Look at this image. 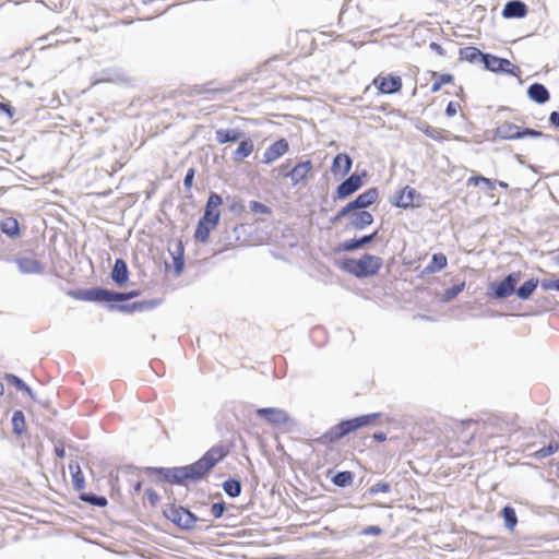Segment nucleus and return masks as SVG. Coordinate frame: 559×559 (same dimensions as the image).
<instances>
[{"label":"nucleus","instance_id":"1","mask_svg":"<svg viewBox=\"0 0 559 559\" xmlns=\"http://www.w3.org/2000/svg\"><path fill=\"white\" fill-rule=\"evenodd\" d=\"M379 417L380 414H368L352 419L342 420L337 425L333 426L324 435H322L318 441L322 444H331L337 442L348 433L354 432L359 428L372 425Z\"/></svg>","mask_w":559,"mask_h":559},{"label":"nucleus","instance_id":"2","mask_svg":"<svg viewBox=\"0 0 559 559\" xmlns=\"http://www.w3.org/2000/svg\"><path fill=\"white\" fill-rule=\"evenodd\" d=\"M382 265L383 260L380 257L368 253L359 259H346L341 263L344 271L359 278L374 276Z\"/></svg>","mask_w":559,"mask_h":559},{"label":"nucleus","instance_id":"3","mask_svg":"<svg viewBox=\"0 0 559 559\" xmlns=\"http://www.w3.org/2000/svg\"><path fill=\"white\" fill-rule=\"evenodd\" d=\"M69 295L78 300L83 301H123L139 296L138 290L129 293H114L104 288H91L84 290H72Z\"/></svg>","mask_w":559,"mask_h":559},{"label":"nucleus","instance_id":"4","mask_svg":"<svg viewBox=\"0 0 559 559\" xmlns=\"http://www.w3.org/2000/svg\"><path fill=\"white\" fill-rule=\"evenodd\" d=\"M278 169L283 177L290 179L293 186L305 185L313 176V164L310 159L297 163L292 169L285 163Z\"/></svg>","mask_w":559,"mask_h":559},{"label":"nucleus","instance_id":"5","mask_svg":"<svg viewBox=\"0 0 559 559\" xmlns=\"http://www.w3.org/2000/svg\"><path fill=\"white\" fill-rule=\"evenodd\" d=\"M228 453L229 449L225 445H215L207 450L200 460L193 463L200 478L204 477Z\"/></svg>","mask_w":559,"mask_h":559},{"label":"nucleus","instance_id":"6","mask_svg":"<svg viewBox=\"0 0 559 559\" xmlns=\"http://www.w3.org/2000/svg\"><path fill=\"white\" fill-rule=\"evenodd\" d=\"M521 278V272L510 273L501 282H493L489 285L488 296L490 298H508L515 292V286Z\"/></svg>","mask_w":559,"mask_h":559},{"label":"nucleus","instance_id":"7","mask_svg":"<svg viewBox=\"0 0 559 559\" xmlns=\"http://www.w3.org/2000/svg\"><path fill=\"white\" fill-rule=\"evenodd\" d=\"M378 199V191L376 188H371L364 193H360L354 201L347 203L338 213L333 217V222H337L343 217L347 216L355 210H361L373 204Z\"/></svg>","mask_w":559,"mask_h":559},{"label":"nucleus","instance_id":"8","mask_svg":"<svg viewBox=\"0 0 559 559\" xmlns=\"http://www.w3.org/2000/svg\"><path fill=\"white\" fill-rule=\"evenodd\" d=\"M497 133L502 139H506V140H518V139H523L526 136H531V138L544 136V133L542 131L531 129V128H520L519 126L511 123V122L501 123L497 129Z\"/></svg>","mask_w":559,"mask_h":559},{"label":"nucleus","instance_id":"9","mask_svg":"<svg viewBox=\"0 0 559 559\" xmlns=\"http://www.w3.org/2000/svg\"><path fill=\"white\" fill-rule=\"evenodd\" d=\"M372 85L380 94H396L402 91L403 80L392 73H380L372 80Z\"/></svg>","mask_w":559,"mask_h":559},{"label":"nucleus","instance_id":"10","mask_svg":"<svg viewBox=\"0 0 559 559\" xmlns=\"http://www.w3.org/2000/svg\"><path fill=\"white\" fill-rule=\"evenodd\" d=\"M165 478L169 483L178 485H188L201 479L194 464L170 468L165 474Z\"/></svg>","mask_w":559,"mask_h":559},{"label":"nucleus","instance_id":"11","mask_svg":"<svg viewBox=\"0 0 559 559\" xmlns=\"http://www.w3.org/2000/svg\"><path fill=\"white\" fill-rule=\"evenodd\" d=\"M421 203V194L411 186H405L399 190L392 199V204L402 209L419 207Z\"/></svg>","mask_w":559,"mask_h":559},{"label":"nucleus","instance_id":"12","mask_svg":"<svg viewBox=\"0 0 559 559\" xmlns=\"http://www.w3.org/2000/svg\"><path fill=\"white\" fill-rule=\"evenodd\" d=\"M483 62L486 69L492 72H504L514 76L520 75L521 70L518 66L513 64L510 60L503 59L492 55L483 56Z\"/></svg>","mask_w":559,"mask_h":559},{"label":"nucleus","instance_id":"13","mask_svg":"<svg viewBox=\"0 0 559 559\" xmlns=\"http://www.w3.org/2000/svg\"><path fill=\"white\" fill-rule=\"evenodd\" d=\"M362 178L357 174L350 175L335 190L334 199H346L358 191L362 186Z\"/></svg>","mask_w":559,"mask_h":559},{"label":"nucleus","instance_id":"14","mask_svg":"<svg viewBox=\"0 0 559 559\" xmlns=\"http://www.w3.org/2000/svg\"><path fill=\"white\" fill-rule=\"evenodd\" d=\"M289 151V144L287 140L280 139L272 143L263 154V163L272 164L277 160L280 157L285 155Z\"/></svg>","mask_w":559,"mask_h":559},{"label":"nucleus","instance_id":"15","mask_svg":"<svg viewBox=\"0 0 559 559\" xmlns=\"http://www.w3.org/2000/svg\"><path fill=\"white\" fill-rule=\"evenodd\" d=\"M257 414L273 425H285L288 421V415L280 408H259Z\"/></svg>","mask_w":559,"mask_h":559},{"label":"nucleus","instance_id":"16","mask_svg":"<svg viewBox=\"0 0 559 559\" xmlns=\"http://www.w3.org/2000/svg\"><path fill=\"white\" fill-rule=\"evenodd\" d=\"M353 160L346 153H338L332 163L331 171L334 176L344 177L352 169Z\"/></svg>","mask_w":559,"mask_h":559},{"label":"nucleus","instance_id":"17","mask_svg":"<svg viewBox=\"0 0 559 559\" xmlns=\"http://www.w3.org/2000/svg\"><path fill=\"white\" fill-rule=\"evenodd\" d=\"M527 14V7L520 0L509 1L502 11V15L506 19L524 17Z\"/></svg>","mask_w":559,"mask_h":559},{"label":"nucleus","instance_id":"18","mask_svg":"<svg viewBox=\"0 0 559 559\" xmlns=\"http://www.w3.org/2000/svg\"><path fill=\"white\" fill-rule=\"evenodd\" d=\"M20 271L25 274H39L44 267L41 263L35 258L22 257L15 260Z\"/></svg>","mask_w":559,"mask_h":559},{"label":"nucleus","instance_id":"19","mask_svg":"<svg viewBox=\"0 0 559 559\" xmlns=\"http://www.w3.org/2000/svg\"><path fill=\"white\" fill-rule=\"evenodd\" d=\"M111 278L119 286H122L123 284L127 283L129 278V271L124 260H116L111 271Z\"/></svg>","mask_w":559,"mask_h":559},{"label":"nucleus","instance_id":"20","mask_svg":"<svg viewBox=\"0 0 559 559\" xmlns=\"http://www.w3.org/2000/svg\"><path fill=\"white\" fill-rule=\"evenodd\" d=\"M167 516L180 526H189L193 522V515L183 508H171Z\"/></svg>","mask_w":559,"mask_h":559},{"label":"nucleus","instance_id":"21","mask_svg":"<svg viewBox=\"0 0 559 559\" xmlns=\"http://www.w3.org/2000/svg\"><path fill=\"white\" fill-rule=\"evenodd\" d=\"M527 95L537 104H545L550 98L548 90L540 83L532 84L527 90Z\"/></svg>","mask_w":559,"mask_h":559},{"label":"nucleus","instance_id":"22","mask_svg":"<svg viewBox=\"0 0 559 559\" xmlns=\"http://www.w3.org/2000/svg\"><path fill=\"white\" fill-rule=\"evenodd\" d=\"M429 74L433 81L430 88L431 93H437L442 88L443 85L452 84L454 82V76L451 73L429 71Z\"/></svg>","mask_w":559,"mask_h":559},{"label":"nucleus","instance_id":"23","mask_svg":"<svg viewBox=\"0 0 559 559\" xmlns=\"http://www.w3.org/2000/svg\"><path fill=\"white\" fill-rule=\"evenodd\" d=\"M448 265V258L443 253H435L430 263L424 269L423 274H435L445 269Z\"/></svg>","mask_w":559,"mask_h":559},{"label":"nucleus","instance_id":"24","mask_svg":"<svg viewBox=\"0 0 559 559\" xmlns=\"http://www.w3.org/2000/svg\"><path fill=\"white\" fill-rule=\"evenodd\" d=\"M350 214V224L356 229H362L364 227L370 225L373 222V216L368 211H353Z\"/></svg>","mask_w":559,"mask_h":559},{"label":"nucleus","instance_id":"25","mask_svg":"<svg viewBox=\"0 0 559 559\" xmlns=\"http://www.w3.org/2000/svg\"><path fill=\"white\" fill-rule=\"evenodd\" d=\"M254 150L253 142L250 139H246L239 142L237 148L233 153L235 162H241L252 154Z\"/></svg>","mask_w":559,"mask_h":559},{"label":"nucleus","instance_id":"26","mask_svg":"<svg viewBox=\"0 0 559 559\" xmlns=\"http://www.w3.org/2000/svg\"><path fill=\"white\" fill-rule=\"evenodd\" d=\"M421 132L433 141L442 142L450 139L448 130L425 124L420 128Z\"/></svg>","mask_w":559,"mask_h":559},{"label":"nucleus","instance_id":"27","mask_svg":"<svg viewBox=\"0 0 559 559\" xmlns=\"http://www.w3.org/2000/svg\"><path fill=\"white\" fill-rule=\"evenodd\" d=\"M241 135L242 133L240 131L233 129H218L215 132L216 141L221 145L228 142H236Z\"/></svg>","mask_w":559,"mask_h":559},{"label":"nucleus","instance_id":"28","mask_svg":"<svg viewBox=\"0 0 559 559\" xmlns=\"http://www.w3.org/2000/svg\"><path fill=\"white\" fill-rule=\"evenodd\" d=\"M69 469H70V473H71V478H72L73 487L76 490H79V491L84 489V487H85V478H84V475H83V473L81 471V467H80L79 463L71 462L69 464Z\"/></svg>","mask_w":559,"mask_h":559},{"label":"nucleus","instance_id":"29","mask_svg":"<svg viewBox=\"0 0 559 559\" xmlns=\"http://www.w3.org/2000/svg\"><path fill=\"white\" fill-rule=\"evenodd\" d=\"M486 55L487 53H483L478 48L472 46L461 48L459 51L460 60L468 62H475L479 59L483 60V56Z\"/></svg>","mask_w":559,"mask_h":559},{"label":"nucleus","instance_id":"30","mask_svg":"<svg viewBox=\"0 0 559 559\" xmlns=\"http://www.w3.org/2000/svg\"><path fill=\"white\" fill-rule=\"evenodd\" d=\"M538 286L537 278H531L524 282L516 290V295L520 299H528Z\"/></svg>","mask_w":559,"mask_h":559},{"label":"nucleus","instance_id":"31","mask_svg":"<svg viewBox=\"0 0 559 559\" xmlns=\"http://www.w3.org/2000/svg\"><path fill=\"white\" fill-rule=\"evenodd\" d=\"M0 229L9 237H17L20 235L19 222L13 217H8L0 223Z\"/></svg>","mask_w":559,"mask_h":559},{"label":"nucleus","instance_id":"32","mask_svg":"<svg viewBox=\"0 0 559 559\" xmlns=\"http://www.w3.org/2000/svg\"><path fill=\"white\" fill-rule=\"evenodd\" d=\"M559 451V441L551 440L547 447H544L537 451H535L531 456L536 460H542L547 456H550Z\"/></svg>","mask_w":559,"mask_h":559},{"label":"nucleus","instance_id":"33","mask_svg":"<svg viewBox=\"0 0 559 559\" xmlns=\"http://www.w3.org/2000/svg\"><path fill=\"white\" fill-rule=\"evenodd\" d=\"M215 228V226H212L211 223H205L202 221H199L197 225V229L194 233V237L197 240L201 242H206L210 238V233Z\"/></svg>","mask_w":559,"mask_h":559},{"label":"nucleus","instance_id":"34","mask_svg":"<svg viewBox=\"0 0 559 559\" xmlns=\"http://www.w3.org/2000/svg\"><path fill=\"white\" fill-rule=\"evenodd\" d=\"M11 421L15 435L21 436L26 430V421L22 411H15Z\"/></svg>","mask_w":559,"mask_h":559},{"label":"nucleus","instance_id":"35","mask_svg":"<svg viewBox=\"0 0 559 559\" xmlns=\"http://www.w3.org/2000/svg\"><path fill=\"white\" fill-rule=\"evenodd\" d=\"M501 515L504 520V524L509 530H513L518 523V516L515 510L509 506L501 510Z\"/></svg>","mask_w":559,"mask_h":559},{"label":"nucleus","instance_id":"36","mask_svg":"<svg viewBox=\"0 0 559 559\" xmlns=\"http://www.w3.org/2000/svg\"><path fill=\"white\" fill-rule=\"evenodd\" d=\"M223 488L229 497H238L241 492V484L237 479L230 478L224 481Z\"/></svg>","mask_w":559,"mask_h":559},{"label":"nucleus","instance_id":"37","mask_svg":"<svg viewBox=\"0 0 559 559\" xmlns=\"http://www.w3.org/2000/svg\"><path fill=\"white\" fill-rule=\"evenodd\" d=\"M465 286H466V283L463 281L462 283L456 284V285L445 289L443 295H442V300L445 301V302L451 301L460 293H462L464 290Z\"/></svg>","mask_w":559,"mask_h":559},{"label":"nucleus","instance_id":"38","mask_svg":"<svg viewBox=\"0 0 559 559\" xmlns=\"http://www.w3.org/2000/svg\"><path fill=\"white\" fill-rule=\"evenodd\" d=\"M333 483L335 485L340 486V487L349 486L353 483V474H352V472H348V471L338 472L334 476Z\"/></svg>","mask_w":559,"mask_h":559},{"label":"nucleus","instance_id":"39","mask_svg":"<svg viewBox=\"0 0 559 559\" xmlns=\"http://www.w3.org/2000/svg\"><path fill=\"white\" fill-rule=\"evenodd\" d=\"M80 499L82 501H85V502H88L93 506H96V507H106L108 501L105 497L103 496H95V495H91V493H82L80 496Z\"/></svg>","mask_w":559,"mask_h":559},{"label":"nucleus","instance_id":"40","mask_svg":"<svg viewBox=\"0 0 559 559\" xmlns=\"http://www.w3.org/2000/svg\"><path fill=\"white\" fill-rule=\"evenodd\" d=\"M223 200L217 193H211L205 210H210L211 212H221L219 206L222 205Z\"/></svg>","mask_w":559,"mask_h":559},{"label":"nucleus","instance_id":"41","mask_svg":"<svg viewBox=\"0 0 559 559\" xmlns=\"http://www.w3.org/2000/svg\"><path fill=\"white\" fill-rule=\"evenodd\" d=\"M249 207L252 213L254 214H261V215H271L272 209L261 202L258 201H251L249 204Z\"/></svg>","mask_w":559,"mask_h":559},{"label":"nucleus","instance_id":"42","mask_svg":"<svg viewBox=\"0 0 559 559\" xmlns=\"http://www.w3.org/2000/svg\"><path fill=\"white\" fill-rule=\"evenodd\" d=\"M479 183L486 185L490 190L495 189V182H492L489 178L483 176H472L467 180L468 186H478Z\"/></svg>","mask_w":559,"mask_h":559},{"label":"nucleus","instance_id":"43","mask_svg":"<svg viewBox=\"0 0 559 559\" xmlns=\"http://www.w3.org/2000/svg\"><path fill=\"white\" fill-rule=\"evenodd\" d=\"M7 380L10 384L14 385L16 389L21 391H25L28 394L32 393L31 389L16 376L14 374H7Z\"/></svg>","mask_w":559,"mask_h":559},{"label":"nucleus","instance_id":"44","mask_svg":"<svg viewBox=\"0 0 559 559\" xmlns=\"http://www.w3.org/2000/svg\"><path fill=\"white\" fill-rule=\"evenodd\" d=\"M221 212H211L210 210L204 211V215L201 217L200 221L205 223H211L212 226H217L219 221Z\"/></svg>","mask_w":559,"mask_h":559},{"label":"nucleus","instance_id":"45","mask_svg":"<svg viewBox=\"0 0 559 559\" xmlns=\"http://www.w3.org/2000/svg\"><path fill=\"white\" fill-rule=\"evenodd\" d=\"M370 493H379V492H389L390 491V485L385 481H380L374 484L369 489Z\"/></svg>","mask_w":559,"mask_h":559},{"label":"nucleus","instance_id":"46","mask_svg":"<svg viewBox=\"0 0 559 559\" xmlns=\"http://www.w3.org/2000/svg\"><path fill=\"white\" fill-rule=\"evenodd\" d=\"M145 497L151 507H156L157 503L159 502V496L154 489H146Z\"/></svg>","mask_w":559,"mask_h":559},{"label":"nucleus","instance_id":"47","mask_svg":"<svg viewBox=\"0 0 559 559\" xmlns=\"http://www.w3.org/2000/svg\"><path fill=\"white\" fill-rule=\"evenodd\" d=\"M225 512V504L223 502L213 503L211 507V514L218 519L221 518Z\"/></svg>","mask_w":559,"mask_h":559},{"label":"nucleus","instance_id":"48","mask_svg":"<svg viewBox=\"0 0 559 559\" xmlns=\"http://www.w3.org/2000/svg\"><path fill=\"white\" fill-rule=\"evenodd\" d=\"M343 249L346 250V251H353V250H356L358 248H361V243L358 240H355V239H350V240H347L345 241L343 245H342Z\"/></svg>","mask_w":559,"mask_h":559},{"label":"nucleus","instance_id":"49","mask_svg":"<svg viewBox=\"0 0 559 559\" xmlns=\"http://www.w3.org/2000/svg\"><path fill=\"white\" fill-rule=\"evenodd\" d=\"M194 174H195L194 168H190V169H188V171L185 176L183 185L188 190H190L193 186Z\"/></svg>","mask_w":559,"mask_h":559},{"label":"nucleus","instance_id":"50","mask_svg":"<svg viewBox=\"0 0 559 559\" xmlns=\"http://www.w3.org/2000/svg\"><path fill=\"white\" fill-rule=\"evenodd\" d=\"M461 106L459 103L450 102L445 108V114L448 117H453L459 112Z\"/></svg>","mask_w":559,"mask_h":559},{"label":"nucleus","instance_id":"51","mask_svg":"<svg viewBox=\"0 0 559 559\" xmlns=\"http://www.w3.org/2000/svg\"><path fill=\"white\" fill-rule=\"evenodd\" d=\"M382 533V530L379 526L370 525L362 530V535H374L378 536Z\"/></svg>","mask_w":559,"mask_h":559},{"label":"nucleus","instance_id":"52","mask_svg":"<svg viewBox=\"0 0 559 559\" xmlns=\"http://www.w3.org/2000/svg\"><path fill=\"white\" fill-rule=\"evenodd\" d=\"M0 112H5L10 118L13 117V108L10 104L1 103L0 102Z\"/></svg>","mask_w":559,"mask_h":559},{"label":"nucleus","instance_id":"53","mask_svg":"<svg viewBox=\"0 0 559 559\" xmlns=\"http://www.w3.org/2000/svg\"><path fill=\"white\" fill-rule=\"evenodd\" d=\"M179 250H180V254H182L181 246H179ZM175 264H176V267H177V272L178 273L181 272L182 265H183V260H182L181 255L175 258Z\"/></svg>","mask_w":559,"mask_h":559},{"label":"nucleus","instance_id":"54","mask_svg":"<svg viewBox=\"0 0 559 559\" xmlns=\"http://www.w3.org/2000/svg\"><path fill=\"white\" fill-rule=\"evenodd\" d=\"M543 287L545 289H556L559 290V280L549 282V283H543Z\"/></svg>","mask_w":559,"mask_h":559},{"label":"nucleus","instance_id":"55","mask_svg":"<svg viewBox=\"0 0 559 559\" xmlns=\"http://www.w3.org/2000/svg\"><path fill=\"white\" fill-rule=\"evenodd\" d=\"M549 121L551 124L559 127V112L552 111L549 116Z\"/></svg>","mask_w":559,"mask_h":559},{"label":"nucleus","instance_id":"56","mask_svg":"<svg viewBox=\"0 0 559 559\" xmlns=\"http://www.w3.org/2000/svg\"><path fill=\"white\" fill-rule=\"evenodd\" d=\"M430 47H431V49H432V50H435L438 55H440V56H445V51H444V49H443L440 45H438V44H436V43H432V44L430 45Z\"/></svg>","mask_w":559,"mask_h":559},{"label":"nucleus","instance_id":"57","mask_svg":"<svg viewBox=\"0 0 559 559\" xmlns=\"http://www.w3.org/2000/svg\"><path fill=\"white\" fill-rule=\"evenodd\" d=\"M377 235V231H374L373 234L371 235H368V236H364L362 238L359 239L361 246H365L366 243L370 242Z\"/></svg>","mask_w":559,"mask_h":559},{"label":"nucleus","instance_id":"58","mask_svg":"<svg viewBox=\"0 0 559 559\" xmlns=\"http://www.w3.org/2000/svg\"><path fill=\"white\" fill-rule=\"evenodd\" d=\"M372 438H373L376 441H378V442H382V441L386 440V435H385L384 432H382V431H380V432H374V433L372 435Z\"/></svg>","mask_w":559,"mask_h":559},{"label":"nucleus","instance_id":"59","mask_svg":"<svg viewBox=\"0 0 559 559\" xmlns=\"http://www.w3.org/2000/svg\"><path fill=\"white\" fill-rule=\"evenodd\" d=\"M55 453L58 457L62 459L66 455V449L63 445H59L55 448Z\"/></svg>","mask_w":559,"mask_h":559},{"label":"nucleus","instance_id":"60","mask_svg":"<svg viewBox=\"0 0 559 559\" xmlns=\"http://www.w3.org/2000/svg\"><path fill=\"white\" fill-rule=\"evenodd\" d=\"M143 305H144L143 302L133 304L132 309L133 310H136V309L138 310H142L143 309Z\"/></svg>","mask_w":559,"mask_h":559},{"label":"nucleus","instance_id":"61","mask_svg":"<svg viewBox=\"0 0 559 559\" xmlns=\"http://www.w3.org/2000/svg\"><path fill=\"white\" fill-rule=\"evenodd\" d=\"M134 491L135 492H140L141 488H142V483L141 481H136V484L134 485Z\"/></svg>","mask_w":559,"mask_h":559},{"label":"nucleus","instance_id":"62","mask_svg":"<svg viewBox=\"0 0 559 559\" xmlns=\"http://www.w3.org/2000/svg\"><path fill=\"white\" fill-rule=\"evenodd\" d=\"M450 451H451V453H452V455H453V456H460V455H461V454H463V452H464V450H462V451H457V452H453V451H452V449H451Z\"/></svg>","mask_w":559,"mask_h":559},{"label":"nucleus","instance_id":"63","mask_svg":"<svg viewBox=\"0 0 559 559\" xmlns=\"http://www.w3.org/2000/svg\"><path fill=\"white\" fill-rule=\"evenodd\" d=\"M499 185H500V187H502V188H507V187H508V185H507L506 182H503V181H500V182H499Z\"/></svg>","mask_w":559,"mask_h":559},{"label":"nucleus","instance_id":"64","mask_svg":"<svg viewBox=\"0 0 559 559\" xmlns=\"http://www.w3.org/2000/svg\"><path fill=\"white\" fill-rule=\"evenodd\" d=\"M471 439H472V436H468V437H467V439H466V441H465V443H466V444H467V443H469V440H471Z\"/></svg>","mask_w":559,"mask_h":559}]
</instances>
